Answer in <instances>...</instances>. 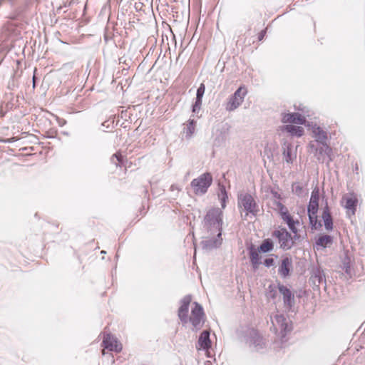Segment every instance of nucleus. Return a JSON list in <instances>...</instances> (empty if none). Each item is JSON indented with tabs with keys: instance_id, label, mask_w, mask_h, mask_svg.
<instances>
[{
	"instance_id": "7",
	"label": "nucleus",
	"mask_w": 365,
	"mask_h": 365,
	"mask_svg": "<svg viewBox=\"0 0 365 365\" xmlns=\"http://www.w3.org/2000/svg\"><path fill=\"white\" fill-rule=\"evenodd\" d=\"M272 324L274 331H279L282 336H284L287 331H290L287 319L283 314H276L272 318Z\"/></svg>"
},
{
	"instance_id": "44",
	"label": "nucleus",
	"mask_w": 365,
	"mask_h": 365,
	"mask_svg": "<svg viewBox=\"0 0 365 365\" xmlns=\"http://www.w3.org/2000/svg\"><path fill=\"white\" fill-rule=\"evenodd\" d=\"M271 297L274 298V294H272Z\"/></svg>"
},
{
	"instance_id": "19",
	"label": "nucleus",
	"mask_w": 365,
	"mask_h": 365,
	"mask_svg": "<svg viewBox=\"0 0 365 365\" xmlns=\"http://www.w3.org/2000/svg\"><path fill=\"white\" fill-rule=\"evenodd\" d=\"M334 242V239L328 235H322L318 237L315 242L317 250L330 247Z\"/></svg>"
},
{
	"instance_id": "42",
	"label": "nucleus",
	"mask_w": 365,
	"mask_h": 365,
	"mask_svg": "<svg viewBox=\"0 0 365 365\" xmlns=\"http://www.w3.org/2000/svg\"><path fill=\"white\" fill-rule=\"evenodd\" d=\"M35 83H36V76H35V75H34V76H33V87L34 88H35V86H36Z\"/></svg>"
},
{
	"instance_id": "24",
	"label": "nucleus",
	"mask_w": 365,
	"mask_h": 365,
	"mask_svg": "<svg viewBox=\"0 0 365 365\" xmlns=\"http://www.w3.org/2000/svg\"><path fill=\"white\" fill-rule=\"evenodd\" d=\"M282 194V192L278 187H274L271 189L269 192V197L274 200L275 205H283L282 202L283 200Z\"/></svg>"
},
{
	"instance_id": "8",
	"label": "nucleus",
	"mask_w": 365,
	"mask_h": 365,
	"mask_svg": "<svg viewBox=\"0 0 365 365\" xmlns=\"http://www.w3.org/2000/svg\"><path fill=\"white\" fill-rule=\"evenodd\" d=\"M192 301L191 295L185 296L180 301V307L178 309V317L182 324L185 325L188 322L189 306Z\"/></svg>"
},
{
	"instance_id": "43",
	"label": "nucleus",
	"mask_w": 365,
	"mask_h": 365,
	"mask_svg": "<svg viewBox=\"0 0 365 365\" xmlns=\"http://www.w3.org/2000/svg\"><path fill=\"white\" fill-rule=\"evenodd\" d=\"M309 146L313 148H314V145L312 143H309Z\"/></svg>"
},
{
	"instance_id": "21",
	"label": "nucleus",
	"mask_w": 365,
	"mask_h": 365,
	"mask_svg": "<svg viewBox=\"0 0 365 365\" xmlns=\"http://www.w3.org/2000/svg\"><path fill=\"white\" fill-rule=\"evenodd\" d=\"M292 146L291 143L284 142L282 145V155L283 158L287 163H292L294 158H296V155L294 157L292 156Z\"/></svg>"
},
{
	"instance_id": "10",
	"label": "nucleus",
	"mask_w": 365,
	"mask_h": 365,
	"mask_svg": "<svg viewBox=\"0 0 365 365\" xmlns=\"http://www.w3.org/2000/svg\"><path fill=\"white\" fill-rule=\"evenodd\" d=\"M279 293L282 295L284 306L291 309L294 304V295L292 292L283 284H278Z\"/></svg>"
},
{
	"instance_id": "2",
	"label": "nucleus",
	"mask_w": 365,
	"mask_h": 365,
	"mask_svg": "<svg viewBox=\"0 0 365 365\" xmlns=\"http://www.w3.org/2000/svg\"><path fill=\"white\" fill-rule=\"evenodd\" d=\"M212 180V174L206 172L194 178L190 182V186L196 195H203L211 186Z\"/></svg>"
},
{
	"instance_id": "14",
	"label": "nucleus",
	"mask_w": 365,
	"mask_h": 365,
	"mask_svg": "<svg viewBox=\"0 0 365 365\" xmlns=\"http://www.w3.org/2000/svg\"><path fill=\"white\" fill-rule=\"evenodd\" d=\"M282 121L284 123L303 125L305 123L306 119L299 113H291L282 114Z\"/></svg>"
},
{
	"instance_id": "30",
	"label": "nucleus",
	"mask_w": 365,
	"mask_h": 365,
	"mask_svg": "<svg viewBox=\"0 0 365 365\" xmlns=\"http://www.w3.org/2000/svg\"><path fill=\"white\" fill-rule=\"evenodd\" d=\"M219 193H218V199L221 203V205H225L227 202V200L228 198L227 193L225 189V186L219 183Z\"/></svg>"
},
{
	"instance_id": "29",
	"label": "nucleus",
	"mask_w": 365,
	"mask_h": 365,
	"mask_svg": "<svg viewBox=\"0 0 365 365\" xmlns=\"http://www.w3.org/2000/svg\"><path fill=\"white\" fill-rule=\"evenodd\" d=\"M196 121L194 119H189L186 127L184 128V132L187 138H191L195 130Z\"/></svg>"
},
{
	"instance_id": "22",
	"label": "nucleus",
	"mask_w": 365,
	"mask_h": 365,
	"mask_svg": "<svg viewBox=\"0 0 365 365\" xmlns=\"http://www.w3.org/2000/svg\"><path fill=\"white\" fill-rule=\"evenodd\" d=\"M324 192H321L319 187L316 185L311 193V197L308 205H319L321 197L324 198Z\"/></svg>"
},
{
	"instance_id": "6",
	"label": "nucleus",
	"mask_w": 365,
	"mask_h": 365,
	"mask_svg": "<svg viewBox=\"0 0 365 365\" xmlns=\"http://www.w3.org/2000/svg\"><path fill=\"white\" fill-rule=\"evenodd\" d=\"M280 215L282 219L287 224L290 230L294 234V238L299 239L300 237L298 234L297 226L300 225L298 220H294L292 217L289 213L287 207H280Z\"/></svg>"
},
{
	"instance_id": "31",
	"label": "nucleus",
	"mask_w": 365,
	"mask_h": 365,
	"mask_svg": "<svg viewBox=\"0 0 365 365\" xmlns=\"http://www.w3.org/2000/svg\"><path fill=\"white\" fill-rule=\"evenodd\" d=\"M273 249V243L270 241V240L267 239L263 241V242L261 244V245L259 247V251L266 253L268 252Z\"/></svg>"
},
{
	"instance_id": "35",
	"label": "nucleus",
	"mask_w": 365,
	"mask_h": 365,
	"mask_svg": "<svg viewBox=\"0 0 365 365\" xmlns=\"http://www.w3.org/2000/svg\"><path fill=\"white\" fill-rule=\"evenodd\" d=\"M205 91V86L204 83H201L197 89L196 98L202 99Z\"/></svg>"
},
{
	"instance_id": "16",
	"label": "nucleus",
	"mask_w": 365,
	"mask_h": 365,
	"mask_svg": "<svg viewBox=\"0 0 365 365\" xmlns=\"http://www.w3.org/2000/svg\"><path fill=\"white\" fill-rule=\"evenodd\" d=\"M250 262L252 266V269L254 271L257 270L259 268V264H261L260 257H259V251L258 249H256L253 245H250L248 247Z\"/></svg>"
},
{
	"instance_id": "38",
	"label": "nucleus",
	"mask_w": 365,
	"mask_h": 365,
	"mask_svg": "<svg viewBox=\"0 0 365 365\" xmlns=\"http://www.w3.org/2000/svg\"><path fill=\"white\" fill-rule=\"evenodd\" d=\"M274 264V260L273 258H267L264 261V264L267 267H270L273 266Z\"/></svg>"
},
{
	"instance_id": "45",
	"label": "nucleus",
	"mask_w": 365,
	"mask_h": 365,
	"mask_svg": "<svg viewBox=\"0 0 365 365\" xmlns=\"http://www.w3.org/2000/svg\"><path fill=\"white\" fill-rule=\"evenodd\" d=\"M53 136L52 135H48V138H53Z\"/></svg>"
},
{
	"instance_id": "36",
	"label": "nucleus",
	"mask_w": 365,
	"mask_h": 365,
	"mask_svg": "<svg viewBox=\"0 0 365 365\" xmlns=\"http://www.w3.org/2000/svg\"><path fill=\"white\" fill-rule=\"evenodd\" d=\"M202 99L195 98V102L192 105V113H198L201 108Z\"/></svg>"
},
{
	"instance_id": "28",
	"label": "nucleus",
	"mask_w": 365,
	"mask_h": 365,
	"mask_svg": "<svg viewBox=\"0 0 365 365\" xmlns=\"http://www.w3.org/2000/svg\"><path fill=\"white\" fill-rule=\"evenodd\" d=\"M341 203H345V205H356L358 203V199L354 193L349 192L342 197Z\"/></svg>"
},
{
	"instance_id": "23",
	"label": "nucleus",
	"mask_w": 365,
	"mask_h": 365,
	"mask_svg": "<svg viewBox=\"0 0 365 365\" xmlns=\"http://www.w3.org/2000/svg\"><path fill=\"white\" fill-rule=\"evenodd\" d=\"M322 218L324 222V225L326 230L331 231L333 229V220L331 216L329 207H324L323 210Z\"/></svg>"
},
{
	"instance_id": "5",
	"label": "nucleus",
	"mask_w": 365,
	"mask_h": 365,
	"mask_svg": "<svg viewBox=\"0 0 365 365\" xmlns=\"http://www.w3.org/2000/svg\"><path fill=\"white\" fill-rule=\"evenodd\" d=\"M272 237L278 240L280 247L283 250H289L294 244L291 235L285 228H279L274 230L272 233Z\"/></svg>"
},
{
	"instance_id": "9",
	"label": "nucleus",
	"mask_w": 365,
	"mask_h": 365,
	"mask_svg": "<svg viewBox=\"0 0 365 365\" xmlns=\"http://www.w3.org/2000/svg\"><path fill=\"white\" fill-rule=\"evenodd\" d=\"M320 144L322 146L316 149L317 159L322 163L326 162L327 165H329V163L332 161V149L327 143Z\"/></svg>"
},
{
	"instance_id": "18",
	"label": "nucleus",
	"mask_w": 365,
	"mask_h": 365,
	"mask_svg": "<svg viewBox=\"0 0 365 365\" xmlns=\"http://www.w3.org/2000/svg\"><path fill=\"white\" fill-rule=\"evenodd\" d=\"M312 131L313 137L316 139V141L319 143H327L328 136L327 132L323 130L320 126L314 124L312 126Z\"/></svg>"
},
{
	"instance_id": "12",
	"label": "nucleus",
	"mask_w": 365,
	"mask_h": 365,
	"mask_svg": "<svg viewBox=\"0 0 365 365\" xmlns=\"http://www.w3.org/2000/svg\"><path fill=\"white\" fill-rule=\"evenodd\" d=\"M238 205H257L252 193L245 189L237 193Z\"/></svg>"
},
{
	"instance_id": "34",
	"label": "nucleus",
	"mask_w": 365,
	"mask_h": 365,
	"mask_svg": "<svg viewBox=\"0 0 365 365\" xmlns=\"http://www.w3.org/2000/svg\"><path fill=\"white\" fill-rule=\"evenodd\" d=\"M319 207H307L309 221H312L314 217H317V213Z\"/></svg>"
},
{
	"instance_id": "33",
	"label": "nucleus",
	"mask_w": 365,
	"mask_h": 365,
	"mask_svg": "<svg viewBox=\"0 0 365 365\" xmlns=\"http://www.w3.org/2000/svg\"><path fill=\"white\" fill-rule=\"evenodd\" d=\"M342 269L344 270L345 273L349 275V277H352L351 271V267L349 264V259H347L344 261Z\"/></svg>"
},
{
	"instance_id": "39",
	"label": "nucleus",
	"mask_w": 365,
	"mask_h": 365,
	"mask_svg": "<svg viewBox=\"0 0 365 365\" xmlns=\"http://www.w3.org/2000/svg\"><path fill=\"white\" fill-rule=\"evenodd\" d=\"M347 208V212H351L353 215H354L355 213V207H352V206H350V207H346Z\"/></svg>"
},
{
	"instance_id": "1",
	"label": "nucleus",
	"mask_w": 365,
	"mask_h": 365,
	"mask_svg": "<svg viewBox=\"0 0 365 365\" xmlns=\"http://www.w3.org/2000/svg\"><path fill=\"white\" fill-rule=\"evenodd\" d=\"M222 218L223 212L219 207H213L207 212L204 217V227L209 235L202 242L204 250H210L221 245Z\"/></svg>"
},
{
	"instance_id": "15",
	"label": "nucleus",
	"mask_w": 365,
	"mask_h": 365,
	"mask_svg": "<svg viewBox=\"0 0 365 365\" xmlns=\"http://www.w3.org/2000/svg\"><path fill=\"white\" fill-rule=\"evenodd\" d=\"M292 269V259L290 257H285L282 259L278 269V273L282 278H287Z\"/></svg>"
},
{
	"instance_id": "37",
	"label": "nucleus",
	"mask_w": 365,
	"mask_h": 365,
	"mask_svg": "<svg viewBox=\"0 0 365 365\" xmlns=\"http://www.w3.org/2000/svg\"><path fill=\"white\" fill-rule=\"evenodd\" d=\"M309 222L312 229L317 230L322 226L321 222L317 220V217H314L312 221Z\"/></svg>"
},
{
	"instance_id": "20",
	"label": "nucleus",
	"mask_w": 365,
	"mask_h": 365,
	"mask_svg": "<svg viewBox=\"0 0 365 365\" xmlns=\"http://www.w3.org/2000/svg\"><path fill=\"white\" fill-rule=\"evenodd\" d=\"M198 346L200 349L207 350L211 346V341L210 339V332L207 330L203 331L198 339Z\"/></svg>"
},
{
	"instance_id": "4",
	"label": "nucleus",
	"mask_w": 365,
	"mask_h": 365,
	"mask_svg": "<svg viewBox=\"0 0 365 365\" xmlns=\"http://www.w3.org/2000/svg\"><path fill=\"white\" fill-rule=\"evenodd\" d=\"M247 91L245 86H240L229 98L225 106L227 111H233L237 109L243 102Z\"/></svg>"
},
{
	"instance_id": "17",
	"label": "nucleus",
	"mask_w": 365,
	"mask_h": 365,
	"mask_svg": "<svg viewBox=\"0 0 365 365\" xmlns=\"http://www.w3.org/2000/svg\"><path fill=\"white\" fill-rule=\"evenodd\" d=\"M310 281L314 286L319 287L321 284L326 282L324 272L319 268L314 269L312 272Z\"/></svg>"
},
{
	"instance_id": "25",
	"label": "nucleus",
	"mask_w": 365,
	"mask_h": 365,
	"mask_svg": "<svg viewBox=\"0 0 365 365\" xmlns=\"http://www.w3.org/2000/svg\"><path fill=\"white\" fill-rule=\"evenodd\" d=\"M240 214L244 220H247L248 217L255 216L257 212L259 211V207H240Z\"/></svg>"
},
{
	"instance_id": "13",
	"label": "nucleus",
	"mask_w": 365,
	"mask_h": 365,
	"mask_svg": "<svg viewBox=\"0 0 365 365\" xmlns=\"http://www.w3.org/2000/svg\"><path fill=\"white\" fill-rule=\"evenodd\" d=\"M103 343L106 349L110 351H115L119 352L122 350V345L119 343L115 337L113 335L108 334L104 336Z\"/></svg>"
},
{
	"instance_id": "26",
	"label": "nucleus",
	"mask_w": 365,
	"mask_h": 365,
	"mask_svg": "<svg viewBox=\"0 0 365 365\" xmlns=\"http://www.w3.org/2000/svg\"><path fill=\"white\" fill-rule=\"evenodd\" d=\"M283 130L287 131L292 135L301 137L304 133L303 128L294 125H286L284 126Z\"/></svg>"
},
{
	"instance_id": "32",
	"label": "nucleus",
	"mask_w": 365,
	"mask_h": 365,
	"mask_svg": "<svg viewBox=\"0 0 365 365\" xmlns=\"http://www.w3.org/2000/svg\"><path fill=\"white\" fill-rule=\"evenodd\" d=\"M110 160L116 166H118V163H122L123 161V156L120 153H116L112 155Z\"/></svg>"
},
{
	"instance_id": "11",
	"label": "nucleus",
	"mask_w": 365,
	"mask_h": 365,
	"mask_svg": "<svg viewBox=\"0 0 365 365\" xmlns=\"http://www.w3.org/2000/svg\"><path fill=\"white\" fill-rule=\"evenodd\" d=\"M292 192L299 199H306L309 192L307 185L302 182H294L292 184Z\"/></svg>"
},
{
	"instance_id": "3",
	"label": "nucleus",
	"mask_w": 365,
	"mask_h": 365,
	"mask_svg": "<svg viewBox=\"0 0 365 365\" xmlns=\"http://www.w3.org/2000/svg\"><path fill=\"white\" fill-rule=\"evenodd\" d=\"M192 305L191 315L188 318V322L192 325L193 329L198 330L204 323L205 314L202 307L199 303L194 302Z\"/></svg>"
},
{
	"instance_id": "40",
	"label": "nucleus",
	"mask_w": 365,
	"mask_h": 365,
	"mask_svg": "<svg viewBox=\"0 0 365 365\" xmlns=\"http://www.w3.org/2000/svg\"><path fill=\"white\" fill-rule=\"evenodd\" d=\"M264 33H265V31H262L259 34V41H261V40L263 38L264 35Z\"/></svg>"
},
{
	"instance_id": "41",
	"label": "nucleus",
	"mask_w": 365,
	"mask_h": 365,
	"mask_svg": "<svg viewBox=\"0 0 365 365\" xmlns=\"http://www.w3.org/2000/svg\"><path fill=\"white\" fill-rule=\"evenodd\" d=\"M170 189H171L172 190H179V188H178V186H177V185H171Z\"/></svg>"
},
{
	"instance_id": "27",
	"label": "nucleus",
	"mask_w": 365,
	"mask_h": 365,
	"mask_svg": "<svg viewBox=\"0 0 365 365\" xmlns=\"http://www.w3.org/2000/svg\"><path fill=\"white\" fill-rule=\"evenodd\" d=\"M250 341L254 345L257 351H259L263 348L264 340L257 332L254 331H252Z\"/></svg>"
}]
</instances>
